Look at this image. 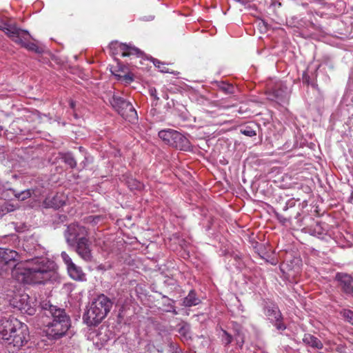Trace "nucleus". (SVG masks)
I'll return each instance as SVG.
<instances>
[{
  "label": "nucleus",
  "instance_id": "obj_10",
  "mask_svg": "<svg viewBox=\"0 0 353 353\" xmlns=\"http://www.w3.org/2000/svg\"><path fill=\"white\" fill-rule=\"evenodd\" d=\"M336 279L341 290L347 296L353 297V278L345 273H337Z\"/></svg>",
  "mask_w": 353,
  "mask_h": 353
},
{
  "label": "nucleus",
  "instance_id": "obj_6",
  "mask_svg": "<svg viewBox=\"0 0 353 353\" xmlns=\"http://www.w3.org/2000/svg\"><path fill=\"white\" fill-rule=\"evenodd\" d=\"M20 260V255L15 250L0 248V274L12 270Z\"/></svg>",
  "mask_w": 353,
  "mask_h": 353
},
{
  "label": "nucleus",
  "instance_id": "obj_7",
  "mask_svg": "<svg viewBox=\"0 0 353 353\" xmlns=\"http://www.w3.org/2000/svg\"><path fill=\"white\" fill-rule=\"evenodd\" d=\"M88 231L84 226L77 223L70 224L64 232V236L70 246H74L77 241L85 238Z\"/></svg>",
  "mask_w": 353,
  "mask_h": 353
},
{
  "label": "nucleus",
  "instance_id": "obj_36",
  "mask_svg": "<svg viewBox=\"0 0 353 353\" xmlns=\"http://www.w3.org/2000/svg\"><path fill=\"white\" fill-rule=\"evenodd\" d=\"M352 324L353 325V321H352Z\"/></svg>",
  "mask_w": 353,
  "mask_h": 353
},
{
  "label": "nucleus",
  "instance_id": "obj_28",
  "mask_svg": "<svg viewBox=\"0 0 353 353\" xmlns=\"http://www.w3.org/2000/svg\"><path fill=\"white\" fill-rule=\"evenodd\" d=\"M344 317L352 323L353 321V312L351 310H345L343 312Z\"/></svg>",
  "mask_w": 353,
  "mask_h": 353
},
{
  "label": "nucleus",
  "instance_id": "obj_15",
  "mask_svg": "<svg viewBox=\"0 0 353 353\" xmlns=\"http://www.w3.org/2000/svg\"><path fill=\"white\" fill-rule=\"evenodd\" d=\"M65 204V199L61 194H56L52 197H47L44 201L43 205L46 208H59Z\"/></svg>",
  "mask_w": 353,
  "mask_h": 353
},
{
  "label": "nucleus",
  "instance_id": "obj_22",
  "mask_svg": "<svg viewBox=\"0 0 353 353\" xmlns=\"http://www.w3.org/2000/svg\"><path fill=\"white\" fill-rule=\"evenodd\" d=\"M234 339L236 341V345L240 348H242L245 343V336L241 328L235 329Z\"/></svg>",
  "mask_w": 353,
  "mask_h": 353
},
{
  "label": "nucleus",
  "instance_id": "obj_4",
  "mask_svg": "<svg viewBox=\"0 0 353 353\" xmlns=\"http://www.w3.org/2000/svg\"><path fill=\"white\" fill-rule=\"evenodd\" d=\"M112 307V301L101 294L94 298L87 307L83 315V321L88 326L99 325L110 312Z\"/></svg>",
  "mask_w": 353,
  "mask_h": 353
},
{
  "label": "nucleus",
  "instance_id": "obj_11",
  "mask_svg": "<svg viewBox=\"0 0 353 353\" xmlns=\"http://www.w3.org/2000/svg\"><path fill=\"white\" fill-rule=\"evenodd\" d=\"M21 32L24 34H19V35L14 36V38H13V41L20 44L21 46L28 49V50L41 53V50L35 43L30 42L31 36L29 32L27 30L22 29H21Z\"/></svg>",
  "mask_w": 353,
  "mask_h": 353
},
{
  "label": "nucleus",
  "instance_id": "obj_14",
  "mask_svg": "<svg viewBox=\"0 0 353 353\" xmlns=\"http://www.w3.org/2000/svg\"><path fill=\"white\" fill-rule=\"evenodd\" d=\"M174 134L170 146L181 150H188L190 148V142L185 136L177 131Z\"/></svg>",
  "mask_w": 353,
  "mask_h": 353
},
{
  "label": "nucleus",
  "instance_id": "obj_27",
  "mask_svg": "<svg viewBox=\"0 0 353 353\" xmlns=\"http://www.w3.org/2000/svg\"><path fill=\"white\" fill-rule=\"evenodd\" d=\"M61 256L64 261V263L66 264L67 268L70 266L74 263L72 262L71 258L69 256V255L65 252H62L61 254Z\"/></svg>",
  "mask_w": 353,
  "mask_h": 353
},
{
  "label": "nucleus",
  "instance_id": "obj_24",
  "mask_svg": "<svg viewBox=\"0 0 353 353\" xmlns=\"http://www.w3.org/2000/svg\"><path fill=\"white\" fill-rule=\"evenodd\" d=\"M62 159L70 168H74L77 166V161L71 153L64 154Z\"/></svg>",
  "mask_w": 353,
  "mask_h": 353
},
{
  "label": "nucleus",
  "instance_id": "obj_19",
  "mask_svg": "<svg viewBox=\"0 0 353 353\" xmlns=\"http://www.w3.org/2000/svg\"><path fill=\"white\" fill-rule=\"evenodd\" d=\"M201 303L200 299L196 296L194 290H190L187 296L183 300V305L185 307H192Z\"/></svg>",
  "mask_w": 353,
  "mask_h": 353
},
{
  "label": "nucleus",
  "instance_id": "obj_9",
  "mask_svg": "<svg viewBox=\"0 0 353 353\" xmlns=\"http://www.w3.org/2000/svg\"><path fill=\"white\" fill-rule=\"evenodd\" d=\"M13 305L23 313H27L29 315L34 314L35 310L32 306V302L26 294L16 295L14 298Z\"/></svg>",
  "mask_w": 353,
  "mask_h": 353
},
{
  "label": "nucleus",
  "instance_id": "obj_34",
  "mask_svg": "<svg viewBox=\"0 0 353 353\" xmlns=\"http://www.w3.org/2000/svg\"><path fill=\"white\" fill-rule=\"evenodd\" d=\"M3 131V128L0 125V136L1 135Z\"/></svg>",
  "mask_w": 353,
  "mask_h": 353
},
{
  "label": "nucleus",
  "instance_id": "obj_32",
  "mask_svg": "<svg viewBox=\"0 0 353 353\" xmlns=\"http://www.w3.org/2000/svg\"><path fill=\"white\" fill-rule=\"evenodd\" d=\"M124 77H125V79H128L130 81H132V78L131 77H130L129 75H125Z\"/></svg>",
  "mask_w": 353,
  "mask_h": 353
},
{
  "label": "nucleus",
  "instance_id": "obj_16",
  "mask_svg": "<svg viewBox=\"0 0 353 353\" xmlns=\"http://www.w3.org/2000/svg\"><path fill=\"white\" fill-rule=\"evenodd\" d=\"M0 30H3L12 41L14 36L23 34L16 26L0 21Z\"/></svg>",
  "mask_w": 353,
  "mask_h": 353
},
{
  "label": "nucleus",
  "instance_id": "obj_33",
  "mask_svg": "<svg viewBox=\"0 0 353 353\" xmlns=\"http://www.w3.org/2000/svg\"><path fill=\"white\" fill-rule=\"evenodd\" d=\"M169 311L172 312L174 314H177V312H176V310H175V308L174 307H172V310H169Z\"/></svg>",
  "mask_w": 353,
  "mask_h": 353
},
{
  "label": "nucleus",
  "instance_id": "obj_5",
  "mask_svg": "<svg viewBox=\"0 0 353 353\" xmlns=\"http://www.w3.org/2000/svg\"><path fill=\"white\" fill-rule=\"evenodd\" d=\"M112 107L125 119L130 122H134L138 119L136 110L132 104L121 97L113 94L109 99Z\"/></svg>",
  "mask_w": 353,
  "mask_h": 353
},
{
  "label": "nucleus",
  "instance_id": "obj_2",
  "mask_svg": "<svg viewBox=\"0 0 353 353\" xmlns=\"http://www.w3.org/2000/svg\"><path fill=\"white\" fill-rule=\"evenodd\" d=\"M53 261L46 258H34L27 261L21 270L22 281L26 283L41 284L49 281L54 269Z\"/></svg>",
  "mask_w": 353,
  "mask_h": 353
},
{
  "label": "nucleus",
  "instance_id": "obj_17",
  "mask_svg": "<svg viewBox=\"0 0 353 353\" xmlns=\"http://www.w3.org/2000/svg\"><path fill=\"white\" fill-rule=\"evenodd\" d=\"M70 276L76 281H83L85 279V274L83 272L80 267L77 266L74 263L67 268Z\"/></svg>",
  "mask_w": 353,
  "mask_h": 353
},
{
  "label": "nucleus",
  "instance_id": "obj_21",
  "mask_svg": "<svg viewBox=\"0 0 353 353\" xmlns=\"http://www.w3.org/2000/svg\"><path fill=\"white\" fill-rule=\"evenodd\" d=\"M259 126L255 123H250L249 125L241 128L240 132L241 134L252 137L256 134V129Z\"/></svg>",
  "mask_w": 353,
  "mask_h": 353
},
{
  "label": "nucleus",
  "instance_id": "obj_8",
  "mask_svg": "<svg viewBox=\"0 0 353 353\" xmlns=\"http://www.w3.org/2000/svg\"><path fill=\"white\" fill-rule=\"evenodd\" d=\"M110 48L114 54H121L122 57L136 56L139 57L142 52L137 48L130 44L121 43L117 41H112L110 44Z\"/></svg>",
  "mask_w": 353,
  "mask_h": 353
},
{
  "label": "nucleus",
  "instance_id": "obj_25",
  "mask_svg": "<svg viewBox=\"0 0 353 353\" xmlns=\"http://www.w3.org/2000/svg\"><path fill=\"white\" fill-rule=\"evenodd\" d=\"M153 63L154 65L158 68L161 72H170L169 70L166 68V65L164 63H162L155 59H153Z\"/></svg>",
  "mask_w": 353,
  "mask_h": 353
},
{
  "label": "nucleus",
  "instance_id": "obj_18",
  "mask_svg": "<svg viewBox=\"0 0 353 353\" xmlns=\"http://www.w3.org/2000/svg\"><path fill=\"white\" fill-rule=\"evenodd\" d=\"M303 341L305 344L316 349H322L323 343L316 336L310 334H305L303 338Z\"/></svg>",
  "mask_w": 353,
  "mask_h": 353
},
{
  "label": "nucleus",
  "instance_id": "obj_20",
  "mask_svg": "<svg viewBox=\"0 0 353 353\" xmlns=\"http://www.w3.org/2000/svg\"><path fill=\"white\" fill-rule=\"evenodd\" d=\"M176 130L172 129L163 130L159 132V137L168 145H170L173 141Z\"/></svg>",
  "mask_w": 353,
  "mask_h": 353
},
{
  "label": "nucleus",
  "instance_id": "obj_29",
  "mask_svg": "<svg viewBox=\"0 0 353 353\" xmlns=\"http://www.w3.org/2000/svg\"><path fill=\"white\" fill-rule=\"evenodd\" d=\"M129 187L130 189L141 190L143 185L137 181H133V185H129Z\"/></svg>",
  "mask_w": 353,
  "mask_h": 353
},
{
  "label": "nucleus",
  "instance_id": "obj_13",
  "mask_svg": "<svg viewBox=\"0 0 353 353\" xmlns=\"http://www.w3.org/2000/svg\"><path fill=\"white\" fill-rule=\"evenodd\" d=\"M76 252L78 255L85 261H90L92 256L91 253L90 244L87 236L81 239L79 241L76 243Z\"/></svg>",
  "mask_w": 353,
  "mask_h": 353
},
{
  "label": "nucleus",
  "instance_id": "obj_3",
  "mask_svg": "<svg viewBox=\"0 0 353 353\" xmlns=\"http://www.w3.org/2000/svg\"><path fill=\"white\" fill-rule=\"evenodd\" d=\"M45 314L47 316H50L52 319L46 330L48 338L57 340L65 335L70 326V318L65 310L54 305H50L49 309L46 310Z\"/></svg>",
  "mask_w": 353,
  "mask_h": 353
},
{
  "label": "nucleus",
  "instance_id": "obj_31",
  "mask_svg": "<svg viewBox=\"0 0 353 353\" xmlns=\"http://www.w3.org/2000/svg\"><path fill=\"white\" fill-rule=\"evenodd\" d=\"M150 94L154 98L155 100L158 101L159 97H157V90L154 88L149 90Z\"/></svg>",
  "mask_w": 353,
  "mask_h": 353
},
{
  "label": "nucleus",
  "instance_id": "obj_35",
  "mask_svg": "<svg viewBox=\"0 0 353 353\" xmlns=\"http://www.w3.org/2000/svg\"><path fill=\"white\" fill-rule=\"evenodd\" d=\"M70 106H71L72 108H73V107H74V103H73V102H71V103H70Z\"/></svg>",
  "mask_w": 353,
  "mask_h": 353
},
{
  "label": "nucleus",
  "instance_id": "obj_30",
  "mask_svg": "<svg viewBox=\"0 0 353 353\" xmlns=\"http://www.w3.org/2000/svg\"><path fill=\"white\" fill-rule=\"evenodd\" d=\"M221 89L227 93H232L233 87L229 84L222 83Z\"/></svg>",
  "mask_w": 353,
  "mask_h": 353
},
{
  "label": "nucleus",
  "instance_id": "obj_23",
  "mask_svg": "<svg viewBox=\"0 0 353 353\" xmlns=\"http://www.w3.org/2000/svg\"><path fill=\"white\" fill-rule=\"evenodd\" d=\"M221 332L220 337L221 342L224 346H228L233 341V336L225 330L221 329Z\"/></svg>",
  "mask_w": 353,
  "mask_h": 353
},
{
  "label": "nucleus",
  "instance_id": "obj_12",
  "mask_svg": "<svg viewBox=\"0 0 353 353\" xmlns=\"http://www.w3.org/2000/svg\"><path fill=\"white\" fill-rule=\"evenodd\" d=\"M265 314L277 330H284L286 328L285 325L281 321L282 319L281 313L276 306L265 307Z\"/></svg>",
  "mask_w": 353,
  "mask_h": 353
},
{
  "label": "nucleus",
  "instance_id": "obj_26",
  "mask_svg": "<svg viewBox=\"0 0 353 353\" xmlns=\"http://www.w3.org/2000/svg\"><path fill=\"white\" fill-rule=\"evenodd\" d=\"M30 196H31V192H30V190H26L22 191L21 192L19 193L18 194H16V197H17V199L21 201L26 200V199L30 197Z\"/></svg>",
  "mask_w": 353,
  "mask_h": 353
},
{
  "label": "nucleus",
  "instance_id": "obj_1",
  "mask_svg": "<svg viewBox=\"0 0 353 353\" xmlns=\"http://www.w3.org/2000/svg\"><path fill=\"white\" fill-rule=\"evenodd\" d=\"M0 336L10 352L19 350L28 341V326L15 318L0 320Z\"/></svg>",
  "mask_w": 353,
  "mask_h": 353
}]
</instances>
